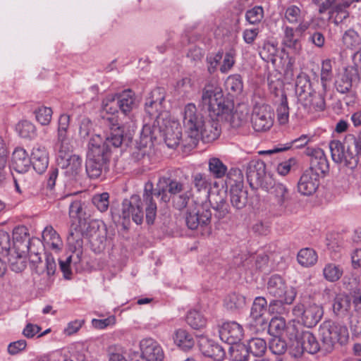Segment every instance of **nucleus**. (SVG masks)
<instances>
[{
	"label": "nucleus",
	"mask_w": 361,
	"mask_h": 361,
	"mask_svg": "<svg viewBox=\"0 0 361 361\" xmlns=\"http://www.w3.org/2000/svg\"><path fill=\"white\" fill-rule=\"evenodd\" d=\"M110 132L104 138L99 135H94L88 143V151L85 161V171L90 178H99L103 171L109 169L111 156V146L114 148L128 147L132 142L134 135V125L119 124L114 118L106 119Z\"/></svg>",
	"instance_id": "f257e3e1"
},
{
	"label": "nucleus",
	"mask_w": 361,
	"mask_h": 361,
	"mask_svg": "<svg viewBox=\"0 0 361 361\" xmlns=\"http://www.w3.org/2000/svg\"><path fill=\"white\" fill-rule=\"evenodd\" d=\"M184 183L171 176H161L159 178L157 188L151 181L145 185L143 198L146 204V221L147 224H154L157 216V206L154 197L160 198V202L167 204L171 197L184 191Z\"/></svg>",
	"instance_id": "f03ea898"
},
{
	"label": "nucleus",
	"mask_w": 361,
	"mask_h": 361,
	"mask_svg": "<svg viewBox=\"0 0 361 361\" xmlns=\"http://www.w3.org/2000/svg\"><path fill=\"white\" fill-rule=\"evenodd\" d=\"M332 160L343 166L354 170L361 157V133L348 134L343 142L334 140L329 143Z\"/></svg>",
	"instance_id": "7ed1b4c3"
},
{
	"label": "nucleus",
	"mask_w": 361,
	"mask_h": 361,
	"mask_svg": "<svg viewBox=\"0 0 361 361\" xmlns=\"http://www.w3.org/2000/svg\"><path fill=\"white\" fill-rule=\"evenodd\" d=\"M201 104L204 109L209 113L210 117H215L217 120L233 119V123L238 113L231 115L233 104V102L225 97L221 90L214 88L213 86H206L203 90L201 97Z\"/></svg>",
	"instance_id": "20e7f679"
},
{
	"label": "nucleus",
	"mask_w": 361,
	"mask_h": 361,
	"mask_svg": "<svg viewBox=\"0 0 361 361\" xmlns=\"http://www.w3.org/2000/svg\"><path fill=\"white\" fill-rule=\"evenodd\" d=\"M159 135L163 137L168 147L175 148L180 143L182 135L181 127L178 123L165 119L164 116L161 117L159 123L154 120L152 126L149 122L143 126L141 133L143 141L147 139L150 141L153 139L157 140ZM147 142V141L145 140V144Z\"/></svg>",
	"instance_id": "39448f33"
},
{
	"label": "nucleus",
	"mask_w": 361,
	"mask_h": 361,
	"mask_svg": "<svg viewBox=\"0 0 361 361\" xmlns=\"http://www.w3.org/2000/svg\"><path fill=\"white\" fill-rule=\"evenodd\" d=\"M322 348L327 353L331 352L336 344L345 345L349 338L345 326L331 322H326L321 326Z\"/></svg>",
	"instance_id": "423d86ee"
},
{
	"label": "nucleus",
	"mask_w": 361,
	"mask_h": 361,
	"mask_svg": "<svg viewBox=\"0 0 361 361\" xmlns=\"http://www.w3.org/2000/svg\"><path fill=\"white\" fill-rule=\"evenodd\" d=\"M247 182L252 190H264L272 181V176L267 173L266 164L261 160H252L246 166Z\"/></svg>",
	"instance_id": "0eeeda50"
},
{
	"label": "nucleus",
	"mask_w": 361,
	"mask_h": 361,
	"mask_svg": "<svg viewBox=\"0 0 361 361\" xmlns=\"http://www.w3.org/2000/svg\"><path fill=\"white\" fill-rule=\"evenodd\" d=\"M146 212V204L142 199L137 195H133L129 199H125L122 203L121 218L123 224H128L130 219L137 225L141 224L144 219V207Z\"/></svg>",
	"instance_id": "6e6552de"
},
{
	"label": "nucleus",
	"mask_w": 361,
	"mask_h": 361,
	"mask_svg": "<svg viewBox=\"0 0 361 361\" xmlns=\"http://www.w3.org/2000/svg\"><path fill=\"white\" fill-rule=\"evenodd\" d=\"M204 117L197 110L193 104H188L185 106L183 113V126L185 132L191 139V144L196 145L198 136L200 134V127L204 126Z\"/></svg>",
	"instance_id": "1a4fd4ad"
},
{
	"label": "nucleus",
	"mask_w": 361,
	"mask_h": 361,
	"mask_svg": "<svg viewBox=\"0 0 361 361\" xmlns=\"http://www.w3.org/2000/svg\"><path fill=\"white\" fill-rule=\"evenodd\" d=\"M212 214L207 205L202 204L198 207L188 208L185 213V221L187 227L190 230L197 228H209Z\"/></svg>",
	"instance_id": "9d476101"
},
{
	"label": "nucleus",
	"mask_w": 361,
	"mask_h": 361,
	"mask_svg": "<svg viewBox=\"0 0 361 361\" xmlns=\"http://www.w3.org/2000/svg\"><path fill=\"white\" fill-rule=\"evenodd\" d=\"M292 311L295 317L301 318L303 324L307 327L316 326L323 315L322 307L315 303H298Z\"/></svg>",
	"instance_id": "9b49d317"
},
{
	"label": "nucleus",
	"mask_w": 361,
	"mask_h": 361,
	"mask_svg": "<svg viewBox=\"0 0 361 361\" xmlns=\"http://www.w3.org/2000/svg\"><path fill=\"white\" fill-rule=\"evenodd\" d=\"M264 190L268 192L274 200L275 205L280 211L286 212L291 204L292 197L286 185L276 182L274 178L270 185Z\"/></svg>",
	"instance_id": "f8f14e48"
},
{
	"label": "nucleus",
	"mask_w": 361,
	"mask_h": 361,
	"mask_svg": "<svg viewBox=\"0 0 361 361\" xmlns=\"http://www.w3.org/2000/svg\"><path fill=\"white\" fill-rule=\"evenodd\" d=\"M166 92L163 87H156L149 94L145 102V112L147 116L150 120H155V122L159 123L163 114L159 113L162 110V104L165 99Z\"/></svg>",
	"instance_id": "ddd939ff"
},
{
	"label": "nucleus",
	"mask_w": 361,
	"mask_h": 361,
	"mask_svg": "<svg viewBox=\"0 0 361 361\" xmlns=\"http://www.w3.org/2000/svg\"><path fill=\"white\" fill-rule=\"evenodd\" d=\"M273 113L268 105H256L254 106L251 123L255 131L263 132L269 130L273 125Z\"/></svg>",
	"instance_id": "4468645a"
},
{
	"label": "nucleus",
	"mask_w": 361,
	"mask_h": 361,
	"mask_svg": "<svg viewBox=\"0 0 361 361\" xmlns=\"http://www.w3.org/2000/svg\"><path fill=\"white\" fill-rule=\"evenodd\" d=\"M321 346L317 341L315 336L309 331H305L302 337L297 341V344L295 345L292 343L290 346V354L293 357H300L302 355L305 351L310 354H314L317 353Z\"/></svg>",
	"instance_id": "2eb2a0df"
},
{
	"label": "nucleus",
	"mask_w": 361,
	"mask_h": 361,
	"mask_svg": "<svg viewBox=\"0 0 361 361\" xmlns=\"http://www.w3.org/2000/svg\"><path fill=\"white\" fill-rule=\"evenodd\" d=\"M268 293L275 298H283L289 302L295 300L296 292L292 288H288L284 280L279 275L272 276L267 283Z\"/></svg>",
	"instance_id": "dca6fc26"
},
{
	"label": "nucleus",
	"mask_w": 361,
	"mask_h": 361,
	"mask_svg": "<svg viewBox=\"0 0 361 361\" xmlns=\"http://www.w3.org/2000/svg\"><path fill=\"white\" fill-rule=\"evenodd\" d=\"M360 80L358 68L349 66L344 68L342 73L337 75L334 82L336 90L341 93H348L354 83H358Z\"/></svg>",
	"instance_id": "f3484780"
},
{
	"label": "nucleus",
	"mask_w": 361,
	"mask_h": 361,
	"mask_svg": "<svg viewBox=\"0 0 361 361\" xmlns=\"http://www.w3.org/2000/svg\"><path fill=\"white\" fill-rule=\"evenodd\" d=\"M68 204L69 206V216L71 219H77L80 225L85 224L89 215L85 211V204L81 200H73V195L68 194L59 200V205Z\"/></svg>",
	"instance_id": "a211bd4d"
},
{
	"label": "nucleus",
	"mask_w": 361,
	"mask_h": 361,
	"mask_svg": "<svg viewBox=\"0 0 361 361\" xmlns=\"http://www.w3.org/2000/svg\"><path fill=\"white\" fill-rule=\"evenodd\" d=\"M307 155L310 157V166L307 170L317 172V175H324L329 170V161L324 152L320 148H307Z\"/></svg>",
	"instance_id": "6ab92c4d"
},
{
	"label": "nucleus",
	"mask_w": 361,
	"mask_h": 361,
	"mask_svg": "<svg viewBox=\"0 0 361 361\" xmlns=\"http://www.w3.org/2000/svg\"><path fill=\"white\" fill-rule=\"evenodd\" d=\"M319 185V176L317 172L305 170L298 182V192L305 196L313 195Z\"/></svg>",
	"instance_id": "aec40b11"
},
{
	"label": "nucleus",
	"mask_w": 361,
	"mask_h": 361,
	"mask_svg": "<svg viewBox=\"0 0 361 361\" xmlns=\"http://www.w3.org/2000/svg\"><path fill=\"white\" fill-rule=\"evenodd\" d=\"M141 357L146 361H162L164 352L161 346L152 338H145L140 342Z\"/></svg>",
	"instance_id": "412c9836"
},
{
	"label": "nucleus",
	"mask_w": 361,
	"mask_h": 361,
	"mask_svg": "<svg viewBox=\"0 0 361 361\" xmlns=\"http://www.w3.org/2000/svg\"><path fill=\"white\" fill-rule=\"evenodd\" d=\"M243 328L237 322L224 323L220 331L221 339L230 345L237 344L243 338Z\"/></svg>",
	"instance_id": "4be33fe9"
},
{
	"label": "nucleus",
	"mask_w": 361,
	"mask_h": 361,
	"mask_svg": "<svg viewBox=\"0 0 361 361\" xmlns=\"http://www.w3.org/2000/svg\"><path fill=\"white\" fill-rule=\"evenodd\" d=\"M58 165L64 170V174L70 180L75 179L82 171V158L77 154L57 161Z\"/></svg>",
	"instance_id": "5701e85b"
},
{
	"label": "nucleus",
	"mask_w": 361,
	"mask_h": 361,
	"mask_svg": "<svg viewBox=\"0 0 361 361\" xmlns=\"http://www.w3.org/2000/svg\"><path fill=\"white\" fill-rule=\"evenodd\" d=\"M212 209L214 210V218L221 220L226 217L231 213V207L227 202L226 192H218L213 195L209 201Z\"/></svg>",
	"instance_id": "b1692460"
},
{
	"label": "nucleus",
	"mask_w": 361,
	"mask_h": 361,
	"mask_svg": "<svg viewBox=\"0 0 361 361\" xmlns=\"http://www.w3.org/2000/svg\"><path fill=\"white\" fill-rule=\"evenodd\" d=\"M11 165L16 172L24 173L30 168L31 157L23 148L16 147L12 154Z\"/></svg>",
	"instance_id": "393cba45"
},
{
	"label": "nucleus",
	"mask_w": 361,
	"mask_h": 361,
	"mask_svg": "<svg viewBox=\"0 0 361 361\" xmlns=\"http://www.w3.org/2000/svg\"><path fill=\"white\" fill-rule=\"evenodd\" d=\"M68 244L70 249L76 253V257L78 262L80 260V256L82 254V232L78 226L71 225L69 234L67 238Z\"/></svg>",
	"instance_id": "a878e982"
},
{
	"label": "nucleus",
	"mask_w": 361,
	"mask_h": 361,
	"mask_svg": "<svg viewBox=\"0 0 361 361\" xmlns=\"http://www.w3.org/2000/svg\"><path fill=\"white\" fill-rule=\"evenodd\" d=\"M204 120V126L200 127L201 132L198 136V140L202 139L204 142H209L216 140L220 135L218 120L215 117Z\"/></svg>",
	"instance_id": "bb28decb"
},
{
	"label": "nucleus",
	"mask_w": 361,
	"mask_h": 361,
	"mask_svg": "<svg viewBox=\"0 0 361 361\" xmlns=\"http://www.w3.org/2000/svg\"><path fill=\"white\" fill-rule=\"evenodd\" d=\"M229 197L231 206L236 210H240L247 204L248 191L244 188V185L231 186Z\"/></svg>",
	"instance_id": "cd10ccee"
},
{
	"label": "nucleus",
	"mask_w": 361,
	"mask_h": 361,
	"mask_svg": "<svg viewBox=\"0 0 361 361\" xmlns=\"http://www.w3.org/2000/svg\"><path fill=\"white\" fill-rule=\"evenodd\" d=\"M31 165L34 170L39 173H43L49 165V156L45 148H34L31 154Z\"/></svg>",
	"instance_id": "c85d7f7f"
},
{
	"label": "nucleus",
	"mask_w": 361,
	"mask_h": 361,
	"mask_svg": "<svg viewBox=\"0 0 361 361\" xmlns=\"http://www.w3.org/2000/svg\"><path fill=\"white\" fill-rule=\"evenodd\" d=\"M200 348L202 354L216 361L221 360L225 355L223 348L213 341L203 339L200 343Z\"/></svg>",
	"instance_id": "c756f323"
},
{
	"label": "nucleus",
	"mask_w": 361,
	"mask_h": 361,
	"mask_svg": "<svg viewBox=\"0 0 361 361\" xmlns=\"http://www.w3.org/2000/svg\"><path fill=\"white\" fill-rule=\"evenodd\" d=\"M73 149V147L68 135L57 136V140L54 145V149L57 153V161L72 156Z\"/></svg>",
	"instance_id": "7c9ffc66"
},
{
	"label": "nucleus",
	"mask_w": 361,
	"mask_h": 361,
	"mask_svg": "<svg viewBox=\"0 0 361 361\" xmlns=\"http://www.w3.org/2000/svg\"><path fill=\"white\" fill-rule=\"evenodd\" d=\"M116 96L120 105V111L124 114H127L135 108V96L130 90L116 94Z\"/></svg>",
	"instance_id": "2f4dec72"
},
{
	"label": "nucleus",
	"mask_w": 361,
	"mask_h": 361,
	"mask_svg": "<svg viewBox=\"0 0 361 361\" xmlns=\"http://www.w3.org/2000/svg\"><path fill=\"white\" fill-rule=\"evenodd\" d=\"M25 247L27 249L29 260L32 266V269H34L35 272L39 275L44 274L45 272V266L42 260L41 253L32 250L30 239H27Z\"/></svg>",
	"instance_id": "473e14b6"
},
{
	"label": "nucleus",
	"mask_w": 361,
	"mask_h": 361,
	"mask_svg": "<svg viewBox=\"0 0 361 361\" xmlns=\"http://www.w3.org/2000/svg\"><path fill=\"white\" fill-rule=\"evenodd\" d=\"M310 141L306 135H302L300 137L292 140L290 142L284 145L279 144L277 147H274L272 149L264 152L266 154H274L283 151H286L292 147L301 148L305 146Z\"/></svg>",
	"instance_id": "72a5a7b5"
},
{
	"label": "nucleus",
	"mask_w": 361,
	"mask_h": 361,
	"mask_svg": "<svg viewBox=\"0 0 361 361\" xmlns=\"http://www.w3.org/2000/svg\"><path fill=\"white\" fill-rule=\"evenodd\" d=\"M304 106L314 111H323L325 108V100L322 94L317 92H308L304 97Z\"/></svg>",
	"instance_id": "f704fd0d"
},
{
	"label": "nucleus",
	"mask_w": 361,
	"mask_h": 361,
	"mask_svg": "<svg viewBox=\"0 0 361 361\" xmlns=\"http://www.w3.org/2000/svg\"><path fill=\"white\" fill-rule=\"evenodd\" d=\"M209 171L216 179L222 178L227 173V166L217 157H211L208 161Z\"/></svg>",
	"instance_id": "c9c22d12"
},
{
	"label": "nucleus",
	"mask_w": 361,
	"mask_h": 361,
	"mask_svg": "<svg viewBox=\"0 0 361 361\" xmlns=\"http://www.w3.org/2000/svg\"><path fill=\"white\" fill-rule=\"evenodd\" d=\"M305 331L302 324L295 321L289 322L285 329L287 338L290 342H293L295 345L297 344V341H299L301 338L302 334H303Z\"/></svg>",
	"instance_id": "e433bc0d"
},
{
	"label": "nucleus",
	"mask_w": 361,
	"mask_h": 361,
	"mask_svg": "<svg viewBox=\"0 0 361 361\" xmlns=\"http://www.w3.org/2000/svg\"><path fill=\"white\" fill-rule=\"evenodd\" d=\"M173 339L175 343L184 350L191 349L195 344L192 336L184 329L177 330Z\"/></svg>",
	"instance_id": "4c0bfd02"
},
{
	"label": "nucleus",
	"mask_w": 361,
	"mask_h": 361,
	"mask_svg": "<svg viewBox=\"0 0 361 361\" xmlns=\"http://www.w3.org/2000/svg\"><path fill=\"white\" fill-rule=\"evenodd\" d=\"M226 90L233 95L240 94L243 90V82L239 74L228 76L225 82Z\"/></svg>",
	"instance_id": "58836bf2"
},
{
	"label": "nucleus",
	"mask_w": 361,
	"mask_h": 361,
	"mask_svg": "<svg viewBox=\"0 0 361 361\" xmlns=\"http://www.w3.org/2000/svg\"><path fill=\"white\" fill-rule=\"evenodd\" d=\"M8 257V262L11 269L16 272L22 271L26 267L24 258L22 255L15 250H9L6 252Z\"/></svg>",
	"instance_id": "ea45409f"
},
{
	"label": "nucleus",
	"mask_w": 361,
	"mask_h": 361,
	"mask_svg": "<svg viewBox=\"0 0 361 361\" xmlns=\"http://www.w3.org/2000/svg\"><path fill=\"white\" fill-rule=\"evenodd\" d=\"M296 35L293 28L290 27H286L284 30V37L283 39V44L286 47L299 51L301 49L300 39L296 37Z\"/></svg>",
	"instance_id": "a19ab883"
},
{
	"label": "nucleus",
	"mask_w": 361,
	"mask_h": 361,
	"mask_svg": "<svg viewBox=\"0 0 361 361\" xmlns=\"http://www.w3.org/2000/svg\"><path fill=\"white\" fill-rule=\"evenodd\" d=\"M298 262L303 267L314 264L317 260L315 251L311 248H304L300 250L297 256Z\"/></svg>",
	"instance_id": "79ce46f5"
},
{
	"label": "nucleus",
	"mask_w": 361,
	"mask_h": 361,
	"mask_svg": "<svg viewBox=\"0 0 361 361\" xmlns=\"http://www.w3.org/2000/svg\"><path fill=\"white\" fill-rule=\"evenodd\" d=\"M267 306V302L264 298L257 297L255 299L251 308V317L255 321L261 319L263 320L262 316L266 311Z\"/></svg>",
	"instance_id": "37998d69"
},
{
	"label": "nucleus",
	"mask_w": 361,
	"mask_h": 361,
	"mask_svg": "<svg viewBox=\"0 0 361 361\" xmlns=\"http://www.w3.org/2000/svg\"><path fill=\"white\" fill-rule=\"evenodd\" d=\"M248 349L253 357H261L267 350L266 341L259 338H252L247 345Z\"/></svg>",
	"instance_id": "c03bdc74"
},
{
	"label": "nucleus",
	"mask_w": 361,
	"mask_h": 361,
	"mask_svg": "<svg viewBox=\"0 0 361 361\" xmlns=\"http://www.w3.org/2000/svg\"><path fill=\"white\" fill-rule=\"evenodd\" d=\"M191 197L190 191L183 192L171 196L170 202L174 209L182 211L187 207Z\"/></svg>",
	"instance_id": "a18cd8bd"
},
{
	"label": "nucleus",
	"mask_w": 361,
	"mask_h": 361,
	"mask_svg": "<svg viewBox=\"0 0 361 361\" xmlns=\"http://www.w3.org/2000/svg\"><path fill=\"white\" fill-rule=\"evenodd\" d=\"M342 42L347 49H353L360 45V37L356 31L349 29L344 32Z\"/></svg>",
	"instance_id": "49530a36"
},
{
	"label": "nucleus",
	"mask_w": 361,
	"mask_h": 361,
	"mask_svg": "<svg viewBox=\"0 0 361 361\" xmlns=\"http://www.w3.org/2000/svg\"><path fill=\"white\" fill-rule=\"evenodd\" d=\"M280 104L276 109L278 120L281 124H286L288 121L289 107L286 94L282 92Z\"/></svg>",
	"instance_id": "de8ad7c7"
},
{
	"label": "nucleus",
	"mask_w": 361,
	"mask_h": 361,
	"mask_svg": "<svg viewBox=\"0 0 361 361\" xmlns=\"http://www.w3.org/2000/svg\"><path fill=\"white\" fill-rule=\"evenodd\" d=\"M16 130L20 137L31 139L36 135V128L28 121H22L16 126Z\"/></svg>",
	"instance_id": "09e8293b"
},
{
	"label": "nucleus",
	"mask_w": 361,
	"mask_h": 361,
	"mask_svg": "<svg viewBox=\"0 0 361 361\" xmlns=\"http://www.w3.org/2000/svg\"><path fill=\"white\" fill-rule=\"evenodd\" d=\"M350 307V299L348 295L343 294L336 295L333 304V310L336 314L347 312Z\"/></svg>",
	"instance_id": "8fccbe9b"
},
{
	"label": "nucleus",
	"mask_w": 361,
	"mask_h": 361,
	"mask_svg": "<svg viewBox=\"0 0 361 361\" xmlns=\"http://www.w3.org/2000/svg\"><path fill=\"white\" fill-rule=\"evenodd\" d=\"M245 298L239 293H232L225 300V305L228 309H241L245 305Z\"/></svg>",
	"instance_id": "3c124183"
},
{
	"label": "nucleus",
	"mask_w": 361,
	"mask_h": 361,
	"mask_svg": "<svg viewBox=\"0 0 361 361\" xmlns=\"http://www.w3.org/2000/svg\"><path fill=\"white\" fill-rule=\"evenodd\" d=\"M226 184L227 186L243 185V176L240 169L232 168L226 173Z\"/></svg>",
	"instance_id": "603ef678"
},
{
	"label": "nucleus",
	"mask_w": 361,
	"mask_h": 361,
	"mask_svg": "<svg viewBox=\"0 0 361 361\" xmlns=\"http://www.w3.org/2000/svg\"><path fill=\"white\" fill-rule=\"evenodd\" d=\"M310 87V80L306 75H299L295 82V92L299 97V99L302 100L305 97L308 95Z\"/></svg>",
	"instance_id": "864d4df0"
},
{
	"label": "nucleus",
	"mask_w": 361,
	"mask_h": 361,
	"mask_svg": "<svg viewBox=\"0 0 361 361\" xmlns=\"http://www.w3.org/2000/svg\"><path fill=\"white\" fill-rule=\"evenodd\" d=\"M187 323L195 329H200L206 324V319L196 310L190 311L186 317Z\"/></svg>",
	"instance_id": "5fc2aeb1"
},
{
	"label": "nucleus",
	"mask_w": 361,
	"mask_h": 361,
	"mask_svg": "<svg viewBox=\"0 0 361 361\" xmlns=\"http://www.w3.org/2000/svg\"><path fill=\"white\" fill-rule=\"evenodd\" d=\"M102 108L107 114L114 115L120 111V105L116 94L107 95L102 101Z\"/></svg>",
	"instance_id": "6e6d98bb"
},
{
	"label": "nucleus",
	"mask_w": 361,
	"mask_h": 361,
	"mask_svg": "<svg viewBox=\"0 0 361 361\" xmlns=\"http://www.w3.org/2000/svg\"><path fill=\"white\" fill-rule=\"evenodd\" d=\"M232 348L231 355L235 361H250V353L247 345L244 344H235Z\"/></svg>",
	"instance_id": "4d7b16f0"
},
{
	"label": "nucleus",
	"mask_w": 361,
	"mask_h": 361,
	"mask_svg": "<svg viewBox=\"0 0 361 361\" xmlns=\"http://www.w3.org/2000/svg\"><path fill=\"white\" fill-rule=\"evenodd\" d=\"M269 350L275 355H283L287 350L286 342L279 336H274L269 343Z\"/></svg>",
	"instance_id": "13d9d810"
},
{
	"label": "nucleus",
	"mask_w": 361,
	"mask_h": 361,
	"mask_svg": "<svg viewBox=\"0 0 361 361\" xmlns=\"http://www.w3.org/2000/svg\"><path fill=\"white\" fill-rule=\"evenodd\" d=\"M291 303L283 300V298H276L270 302L268 310L269 313L272 314H284L287 312L286 305Z\"/></svg>",
	"instance_id": "bf43d9fd"
},
{
	"label": "nucleus",
	"mask_w": 361,
	"mask_h": 361,
	"mask_svg": "<svg viewBox=\"0 0 361 361\" xmlns=\"http://www.w3.org/2000/svg\"><path fill=\"white\" fill-rule=\"evenodd\" d=\"M320 75L322 86L326 87V83L330 82L333 78L332 61L331 59H327L322 61Z\"/></svg>",
	"instance_id": "052dcab7"
},
{
	"label": "nucleus",
	"mask_w": 361,
	"mask_h": 361,
	"mask_svg": "<svg viewBox=\"0 0 361 361\" xmlns=\"http://www.w3.org/2000/svg\"><path fill=\"white\" fill-rule=\"evenodd\" d=\"M323 272L325 279L331 282L338 281L343 274L342 269L334 264L326 265Z\"/></svg>",
	"instance_id": "680f3d73"
},
{
	"label": "nucleus",
	"mask_w": 361,
	"mask_h": 361,
	"mask_svg": "<svg viewBox=\"0 0 361 361\" xmlns=\"http://www.w3.org/2000/svg\"><path fill=\"white\" fill-rule=\"evenodd\" d=\"M37 121L42 126L48 125L51 120L52 110L49 107L41 106L34 111Z\"/></svg>",
	"instance_id": "e2e57ef3"
},
{
	"label": "nucleus",
	"mask_w": 361,
	"mask_h": 361,
	"mask_svg": "<svg viewBox=\"0 0 361 361\" xmlns=\"http://www.w3.org/2000/svg\"><path fill=\"white\" fill-rule=\"evenodd\" d=\"M350 5L349 1H344L343 3H338V1H336L334 3L332 10L330 11V18L336 15V17L338 18L340 20L346 18L348 16L346 8H348Z\"/></svg>",
	"instance_id": "0e129e2a"
},
{
	"label": "nucleus",
	"mask_w": 361,
	"mask_h": 361,
	"mask_svg": "<svg viewBox=\"0 0 361 361\" xmlns=\"http://www.w3.org/2000/svg\"><path fill=\"white\" fill-rule=\"evenodd\" d=\"M286 321L283 317L272 318L269 325V332L274 336H279L286 328Z\"/></svg>",
	"instance_id": "69168bd1"
},
{
	"label": "nucleus",
	"mask_w": 361,
	"mask_h": 361,
	"mask_svg": "<svg viewBox=\"0 0 361 361\" xmlns=\"http://www.w3.org/2000/svg\"><path fill=\"white\" fill-rule=\"evenodd\" d=\"M192 183L194 184L195 188L199 192H204L208 193L211 183L209 182L206 176L202 173H197L193 176Z\"/></svg>",
	"instance_id": "338daca9"
},
{
	"label": "nucleus",
	"mask_w": 361,
	"mask_h": 361,
	"mask_svg": "<svg viewBox=\"0 0 361 361\" xmlns=\"http://www.w3.org/2000/svg\"><path fill=\"white\" fill-rule=\"evenodd\" d=\"M109 194L108 192H102L93 196L92 202L93 204L101 212H106L109 205Z\"/></svg>",
	"instance_id": "774afa93"
}]
</instances>
